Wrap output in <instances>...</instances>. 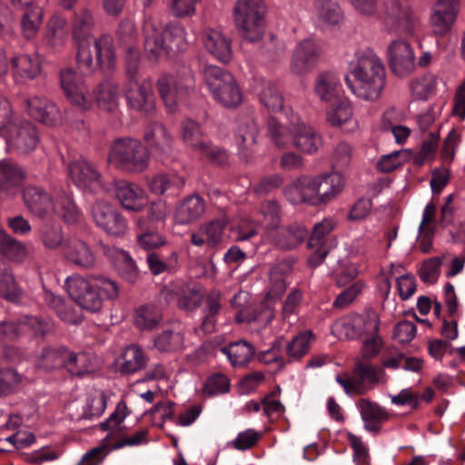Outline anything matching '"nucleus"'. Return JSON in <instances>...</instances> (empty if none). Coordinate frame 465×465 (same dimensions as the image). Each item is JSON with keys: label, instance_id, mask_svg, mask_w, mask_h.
I'll return each instance as SVG.
<instances>
[{"label": "nucleus", "instance_id": "47", "mask_svg": "<svg viewBox=\"0 0 465 465\" xmlns=\"http://www.w3.org/2000/svg\"><path fill=\"white\" fill-rule=\"evenodd\" d=\"M68 38V26L65 18L53 15L46 24L45 43L53 48L63 46Z\"/></svg>", "mask_w": 465, "mask_h": 465}, {"label": "nucleus", "instance_id": "55", "mask_svg": "<svg viewBox=\"0 0 465 465\" xmlns=\"http://www.w3.org/2000/svg\"><path fill=\"white\" fill-rule=\"evenodd\" d=\"M67 349L64 347H46L39 356L37 365L45 371L64 368Z\"/></svg>", "mask_w": 465, "mask_h": 465}, {"label": "nucleus", "instance_id": "26", "mask_svg": "<svg viewBox=\"0 0 465 465\" xmlns=\"http://www.w3.org/2000/svg\"><path fill=\"white\" fill-rule=\"evenodd\" d=\"M143 139L147 146L158 157L169 156L173 151V138L162 124H149L145 128Z\"/></svg>", "mask_w": 465, "mask_h": 465}, {"label": "nucleus", "instance_id": "23", "mask_svg": "<svg viewBox=\"0 0 465 465\" xmlns=\"http://www.w3.org/2000/svg\"><path fill=\"white\" fill-rule=\"evenodd\" d=\"M460 0H437L430 17L434 35H447L454 25L459 13Z\"/></svg>", "mask_w": 465, "mask_h": 465}, {"label": "nucleus", "instance_id": "57", "mask_svg": "<svg viewBox=\"0 0 465 465\" xmlns=\"http://www.w3.org/2000/svg\"><path fill=\"white\" fill-rule=\"evenodd\" d=\"M127 404L124 401L117 403L115 410L110 414L108 419L100 423V429L104 431H109L107 437H116L122 430L121 425L124 419L129 415Z\"/></svg>", "mask_w": 465, "mask_h": 465}, {"label": "nucleus", "instance_id": "42", "mask_svg": "<svg viewBox=\"0 0 465 465\" xmlns=\"http://www.w3.org/2000/svg\"><path fill=\"white\" fill-rule=\"evenodd\" d=\"M163 321L161 308L153 303L139 306L134 313V323L141 331H152Z\"/></svg>", "mask_w": 465, "mask_h": 465}, {"label": "nucleus", "instance_id": "39", "mask_svg": "<svg viewBox=\"0 0 465 465\" xmlns=\"http://www.w3.org/2000/svg\"><path fill=\"white\" fill-rule=\"evenodd\" d=\"M69 175L73 182L81 188H85L99 182L101 173L96 167L85 159H77L70 163Z\"/></svg>", "mask_w": 465, "mask_h": 465}, {"label": "nucleus", "instance_id": "33", "mask_svg": "<svg viewBox=\"0 0 465 465\" xmlns=\"http://www.w3.org/2000/svg\"><path fill=\"white\" fill-rule=\"evenodd\" d=\"M148 362V357L143 350L137 344L126 346L116 361L121 373L133 374L144 369Z\"/></svg>", "mask_w": 465, "mask_h": 465}, {"label": "nucleus", "instance_id": "31", "mask_svg": "<svg viewBox=\"0 0 465 465\" xmlns=\"http://www.w3.org/2000/svg\"><path fill=\"white\" fill-rule=\"evenodd\" d=\"M319 204L335 199L344 189L345 181L338 172L317 174Z\"/></svg>", "mask_w": 465, "mask_h": 465}, {"label": "nucleus", "instance_id": "22", "mask_svg": "<svg viewBox=\"0 0 465 465\" xmlns=\"http://www.w3.org/2000/svg\"><path fill=\"white\" fill-rule=\"evenodd\" d=\"M334 224L332 219L325 218L313 226L312 234L308 242L310 248H315L313 253L308 258V264L311 267L320 265L331 250V242L328 235L333 230Z\"/></svg>", "mask_w": 465, "mask_h": 465}, {"label": "nucleus", "instance_id": "46", "mask_svg": "<svg viewBox=\"0 0 465 465\" xmlns=\"http://www.w3.org/2000/svg\"><path fill=\"white\" fill-rule=\"evenodd\" d=\"M184 179L176 174L158 173L147 180L149 190L157 195L167 192L176 193L184 186Z\"/></svg>", "mask_w": 465, "mask_h": 465}, {"label": "nucleus", "instance_id": "41", "mask_svg": "<svg viewBox=\"0 0 465 465\" xmlns=\"http://www.w3.org/2000/svg\"><path fill=\"white\" fill-rule=\"evenodd\" d=\"M144 49L151 58H157L162 55H169L165 48V39L163 32L160 33L156 29L153 21L147 20L144 23Z\"/></svg>", "mask_w": 465, "mask_h": 465}, {"label": "nucleus", "instance_id": "34", "mask_svg": "<svg viewBox=\"0 0 465 465\" xmlns=\"http://www.w3.org/2000/svg\"><path fill=\"white\" fill-rule=\"evenodd\" d=\"M92 96L99 109L105 112H114L119 105L118 84L111 79L104 80L94 89Z\"/></svg>", "mask_w": 465, "mask_h": 465}, {"label": "nucleus", "instance_id": "32", "mask_svg": "<svg viewBox=\"0 0 465 465\" xmlns=\"http://www.w3.org/2000/svg\"><path fill=\"white\" fill-rule=\"evenodd\" d=\"M25 109L35 120L46 124H54L59 113L54 104L42 96L27 97L25 100Z\"/></svg>", "mask_w": 465, "mask_h": 465}, {"label": "nucleus", "instance_id": "36", "mask_svg": "<svg viewBox=\"0 0 465 465\" xmlns=\"http://www.w3.org/2000/svg\"><path fill=\"white\" fill-rule=\"evenodd\" d=\"M64 257L77 266L90 268L94 265L95 258L89 246L80 239L71 238L63 246Z\"/></svg>", "mask_w": 465, "mask_h": 465}, {"label": "nucleus", "instance_id": "27", "mask_svg": "<svg viewBox=\"0 0 465 465\" xmlns=\"http://www.w3.org/2000/svg\"><path fill=\"white\" fill-rule=\"evenodd\" d=\"M14 6L25 8L22 16V33L26 39H33L39 30L43 21V10L35 0H12Z\"/></svg>", "mask_w": 465, "mask_h": 465}, {"label": "nucleus", "instance_id": "7", "mask_svg": "<svg viewBox=\"0 0 465 465\" xmlns=\"http://www.w3.org/2000/svg\"><path fill=\"white\" fill-rule=\"evenodd\" d=\"M204 80L214 99L224 107L232 108L242 102V92L233 75L216 65H206Z\"/></svg>", "mask_w": 465, "mask_h": 465}, {"label": "nucleus", "instance_id": "21", "mask_svg": "<svg viewBox=\"0 0 465 465\" xmlns=\"http://www.w3.org/2000/svg\"><path fill=\"white\" fill-rule=\"evenodd\" d=\"M389 64L392 73L404 77L415 69V55L411 45L404 40L391 42L387 49Z\"/></svg>", "mask_w": 465, "mask_h": 465}, {"label": "nucleus", "instance_id": "5", "mask_svg": "<svg viewBox=\"0 0 465 465\" xmlns=\"http://www.w3.org/2000/svg\"><path fill=\"white\" fill-rule=\"evenodd\" d=\"M267 7L264 0H237L232 17L241 36L250 42L262 39Z\"/></svg>", "mask_w": 465, "mask_h": 465}, {"label": "nucleus", "instance_id": "4", "mask_svg": "<svg viewBox=\"0 0 465 465\" xmlns=\"http://www.w3.org/2000/svg\"><path fill=\"white\" fill-rule=\"evenodd\" d=\"M108 161L121 171L140 173L149 165L150 153L139 139L121 137L111 144Z\"/></svg>", "mask_w": 465, "mask_h": 465}, {"label": "nucleus", "instance_id": "3", "mask_svg": "<svg viewBox=\"0 0 465 465\" xmlns=\"http://www.w3.org/2000/svg\"><path fill=\"white\" fill-rule=\"evenodd\" d=\"M23 199L27 210L42 220L61 217L66 223H75L80 216L72 196L63 189L47 192L40 186L27 185Z\"/></svg>", "mask_w": 465, "mask_h": 465}, {"label": "nucleus", "instance_id": "29", "mask_svg": "<svg viewBox=\"0 0 465 465\" xmlns=\"http://www.w3.org/2000/svg\"><path fill=\"white\" fill-rule=\"evenodd\" d=\"M357 408L364 422V428L369 431L379 432L381 425L390 420V414L385 408L368 399H360Z\"/></svg>", "mask_w": 465, "mask_h": 465}, {"label": "nucleus", "instance_id": "53", "mask_svg": "<svg viewBox=\"0 0 465 465\" xmlns=\"http://www.w3.org/2000/svg\"><path fill=\"white\" fill-rule=\"evenodd\" d=\"M118 37L120 43L124 45L126 54V65H128L129 59L134 54L139 63V50L136 47L137 42V30L134 23L132 20H124L121 22L118 29Z\"/></svg>", "mask_w": 465, "mask_h": 465}, {"label": "nucleus", "instance_id": "12", "mask_svg": "<svg viewBox=\"0 0 465 465\" xmlns=\"http://www.w3.org/2000/svg\"><path fill=\"white\" fill-rule=\"evenodd\" d=\"M381 320L373 310L361 313H351L336 323L339 331L350 340H361L380 331Z\"/></svg>", "mask_w": 465, "mask_h": 465}, {"label": "nucleus", "instance_id": "56", "mask_svg": "<svg viewBox=\"0 0 465 465\" xmlns=\"http://www.w3.org/2000/svg\"><path fill=\"white\" fill-rule=\"evenodd\" d=\"M203 292L197 284L184 285L178 293L177 305L180 309L192 312L203 302Z\"/></svg>", "mask_w": 465, "mask_h": 465}, {"label": "nucleus", "instance_id": "44", "mask_svg": "<svg viewBox=\"0 0 465 465\" xmlns=\"http://www.w3.org/2000/svg\"><path fill=\"white\" fill-rule=\"evenodd\" d=\"M111 257L120 277L130 283L136 282L139 278V270L130 253L124 250L114 248L111 251Z\"/></svg>", "mask_w": 465, "mask_h": 465}, {"label": "nucleus", "instance_id": "51", "mask_svg": "<svg viewBox=\"0 0 465 465\" xmlns=\"http://www.w3.org/2000/svg\"><path fill=\"white\" fill-rule=\"evenodd\" d=\"M45 300L51 309H53L57 316L64 322L71 324H78L82 322V315L76 311L71 303L53 293H46Z\"/></svg>", "mask_w": 465, "mask_h": 465}, {"label": "nucleus", "instance_id": "30", "mask_svg": "<svg viewBox=\"0 0 465 465\" xmlns=\"http://www.w3.org/2000/svg\"><path fill=\"white\" fill-rule=\"evenodd\" d=\"M205 210L206 203L203 198L196 194L189 195L176 207L174 218L179 224H189L198 221Z\"/></svg>", "mask_w": 465, "mask_h": 465}, {"label": "nucleus", "instance_id": "63", "mask_svg": "<svg viewBox=\"0 0 465 465\" xmlns=\"http://www.w3.org/2000/svg\"><path fill=\"white\" fill-rule=\"evenodd\" d=\"M410 87L412 95L419 100H427L435 93L437 87V78L433 74H425L421 77L413 79Z\"/></svg>", "mask_w": 465, "mask_h": 465}, {"label": "nucleus", "instance_id": "61", "mask_svg": "<svg viewBox=\"0 0 465 465\" xmlns=\"http://www.w3.org/2000/svg\"><path fill=\"white\" fill-rule=\"evenodd\" d=\"M259 213L262 215L261 223L265 232L277 228L281 224V207L275 200L263 202L260 206Z\"/></svg>", "mask_w": 465, "mask_h": 465}, {"label": "nucleus", "instance_id": "52", "mask_svg": "<svg viewBox=\"0 0 465 465\" xmlns=\"http://www.w3.org/2000/svg\"><path fill=\"white\" fill-rule=\"evenodd\" d=\"M163 32L169 54L182 52L186 48V32L181 24L169 23Z\"/></svg>", "mask_w": 465, "mask_h": 465}, {"label": "nucleus", "instance_id": "58", "mask_svg": "<svg viewBox=\"0 0 465 465\" xmlns=\"http://www.w3.org/2000/svg\"><path fill=\"white\" fill-rule=\"evenodd\" d=\"M153 346L161 352H173L183 347V335L179 331H163L153 339Z\"/></svg>", "mask_w": 465, "mask_h": 465}, {"label": "nucleus", "instance_id": "9", "mask_svg": "<svg viewBox=\"0 0 465 465\" xmlns=\"http://www.w3.org/2000/svg\"><path fill=\"white\" fill-rule=\"evenodd\" d=\"M182 138L184 143L193 151L205 157L215 164H223L228 159L227 152L214 145L205 137L199 124L193 120H186L182 124Z\"/></svg>", "mask_w": 465, "mask_h": 465}, {"label": "nucleus", "instance_id": "64", "mask_svg": "<svg viewBox=\"0 0 465 465\" xmlns=\"http://www.w3.org/2000/svg\"><path fill=\"white\" fill-rule=\"evenodd\" d=\"M157 227L137 229L136 242L145 251L159 248L166 243L165 239L157 232Z\"/></svg>", "mask_w": 465, "mask_h": 465}, {"label": "nucleus", "instance_id": "50", "mask_svg": "<svg viewBox=\"0 0 465 465\" xmlns=\"http://www.w3.org/2000/svg\"><path fill=\"white\" fill-rule=\"evenodd\" d=\"M316 337L311 330L298 333L286 344V354L291 361H300L310 351Z\"/></svg>", "mask_w": 465, "mask_h": 465}, {"label": "nucleus", "instance_id": "28", "mask_svg": "<svg viewBox=\"0 0 465 465\" xmlns=\"http://www.w3.org/2000/svg\"><path fill=\"white\" fill-rule=\"evenodd\" d=\"M26 178L25 171L15 163L0 162V195L13 196Z\"/></svg>", "mask_w": 465, "mask_h": 465}, {"label": "nucleus", "instance_id": "15", "mask_svg": "<svg viewBox=\"0 0 465 465\" xmlns=\"http://www.w3.org/2000/svg\"><path fill=\"white\" fill-rule=\"evenodd\" d=\"M289 133L292 145L302 153L314 154L322 146V135L296 114L291 116Z\"/></svg>", "mask_w": 465, "mask_h": 465}, {"label": "nucleus", "instance_id": "8", "mask_svg": "<svg viewBox=\"0 0 465 465\" xmlns=\"http://www.w3.org/2000/svg\"><path fill=\"white\" fill-rule=\"evenodd\" d=\"M195 86L193 71L183 66L175 74H163L157 81V88L170 112L176 109L179 101L189 95Z\"/></svg>", "mask_w": 465, "mask_h": 465}, {"label": "nucleus", "instance_id": "43", "mask_svg": "<svg viewBox=\"0 0 465 465\" xmlns=\"http://www.w3.org/2000/svg\"><path fill=\"white\" fill-rule=\"evenodd\" d=\"M221 351L226 355L235 368L246 366L254 355L252 344L246 341L231 342L229 345L222 347Z\"/></svg>", "mask_w": 465, "mask_h": 465}, {"label": "nucleus", "instance_id": "59", "mask_svg": "<svg viewBox=\"0 0 465 465\" xmlns=\"http://www.w3.org/2000/svg\"><path fill=\"white\" fill-rule=\"evenodd\" d=\"M21 294L22 291L15 279L13 271L10 267L5 266L0 273V297L15 302Z\"/></svg>", "mask_w": 465, "mask_h": 465}, {"label": "nucleus", "instance_id": "16", "mask_svg": "<svg viewBox=\"0 0 465 465\" xmlns=\"http://www.w3.org/2000/svg\"><path fill=\"white\" fill-rule=\"evenodd\" d=\"M94 223L108 234L124 235L127 230V221L120 212L105 201H96L91 209Z\"/></svg>", "mask_w": 465, "mask_h": 465}, {"label": "nucleus", "instance_id": "40", "mask_svg": "<svg viewBox=\"0 0 465 465\" xmlns=\"http://www.w3.org/2000/svg\"><path fill=\"white\" fill-rule=\"evenodd\" d=\"M170 207L163 200L152 202L146 212V216H141L136 220V229H148L150 226L157 227L164 224L170 214Z\"/></svg>", "mask_w": 465, "mask_h": 465}, {"label": "nucleus", "instance_id": "18", "mask_svg": "<svg viewBox=\"0 0 465 465\" xmlns=\"http://www.w3.org/2000/svg\"><path fill=\"white\" fill-rule=\"evenodd\" d=\"M228 220L224 217L213 219L200 224L190 233V242L196 247L219 248L223 241Z\"/></svg>", "mask_w": 465, "mask_h": 465}, {"label": "nucleus", "instance_id": "62", "mask_svg": "<svg viewBox=\"0 0 465 465\" xmlns=\"http://www.w3.org/2000/svg\"><path fill=\"white\" fill-rule=\"evenodd\" d=\"M339 81L336 76L330 73L319 75L315 83V92L321 100L331 101L337 95Z\"/></svg>", "mask_w": 465, "mask_h": 465}, {"label": "nucleus", "instance_id": "11", "mask_svg": "<svg viewBox=\"0 0 465 465\" xmlns=\"http://www.w3.org/2000/svg\"><path fill=\"white\" fill-rule=\"evenodd\" d=\"M353 374L359 379L351 378L348 374L337 375L336 381L342 386L347 394H363L367 389L362 382L367 381L372 384L385 383L386 374L381 368H377L370 362L357 359L353 366Z\"/></svg>", "mask_w": 465, "mask_h": 465}, {"label": "nucleus", "instance_id": "20", "mask_svg": "<svg viewBox=\"0 0 465 465\" xmlns=\"http://www.w3.org/2000/svg\"><path fill=\"white\" fill-rule=\"evenodd\" d=\"M308 234V230L302 224H280L277 228L265 232V238L276 248L290 251L300 246L307 239Z\"/></svg>", "mask_w": 465, "mask_h": 465}, {"label": "nucleus", "instance_id": "2", "mask_svg": "<svg viewBox=\"0 0 465 465\" xmlns=\"http://www.w3.org/2000/svg\"><path fill=\"white\" fill-rule=\"evenodd\" d=\"M351 75L345 82L351 91L366 101L378 100L386 84V70L381 59L371 49L359 51L351 64Z\"/></svg>", "mask_w": 465, "mask_h": 465}, {"label": "nucleus", "instance_id": "60", "mask_svg": "<svg viewBox=\"0 0 465 465\" xmlns=\"http://www.w3.org/2000/svg\"><path fill=\"white\" fill-rule=\"evenodd\" d=\"M259 99L271 113L281 112L284 105V100L281 92L272 83H265L263 84Z\"/></svg>", "mask_w": 465, "mask_h": 465}, {"label": "nucleus", "instance_id": "38", "mask_svg": "<svg viewBox=\"0 0 465 465\" xmlns=\"http://www.w3.org/2000/svg\"><path fill=\"white\" fill-rule=\"evenodd\" d=\"M313 15L316 23L322 26H334L343 19L341 6L333 0H314Z\"/></svg>", "mask_w": 465, "mask_h": 465}, {"label": "nucleus", "instance_id": "45", "mask_svg": "<svg viewBox=\"0 0 465 465\" xmlns=\"http://www.w3.org/2000/svg\"><path fill=\"white\" fill-rule=\"evenodd\" d=\"M13 74L16 82L35 79L41 72L37 58L21 54L12 59Z\"/></svg>", "mask_w": 465, "mask_h": 465}, {"label": "nucleus", "instance_id": "19", "mask_svg": "<svg viewBox=\"0 0 465 465\" xmlns=\"http://www.w3.org/2000/svg\"><path fill=\"white\" fill-rule=\"evenodd\" d=\"M61 86L70 103L81 110H89L93 105V96L85 84L77 77L73 69H64L60 74Z\"/></svg>", "mask_w": 465, "mask_h": 465}, {"label": "nucleus", "instance_id": "35", "mask_svg": "<svg viewBox=\"0 0 465 465\" xmlns=\"http://www.w3.org/2000/svg\"><path fill=\"white\" fill-rule=\"evenodd\" d=\"M258 134V126L253 119L246 118L241 121L234 141L242 157L248 158L253 153Z\"/></svg>", "mask_w": 465, "mask_h": 465}, {"label": "nucleus", "instance_id": "10", "mask_svg": "<svg viewBox=\"0 0 465 465\" xmlns=\"http://www.w3.org/2000/svg\"><path fill=\"white\" fill-rule=\"evenodd\" d=\"M65 287L70 297L84 310L93 313L102 310L104 298L98 292L92 276H69L65 280Z\"/></svg>", "mask_w": 465, "mask_h": 465}, {"label": "nucleus", "instance_id": "48", "mask_svg": "<svg viewBox=\"0 0 465 465\" xmlns=\"http://www.w3.org/2000/svg\"><path fill=\"white\" fill-rule=\"evenodd\" d=\"M94 357L84 351L74 352L67 350L64 368L75 376H84L94 371Z\"/></svg>", "mask_w": 465, "mask_h": 465}, {"label": "nucleus", "instance_id": "37", "mask_svg": "<svg viewBox=\"0 0 465 465\" xmlns=\"http://www.w3.org/2000/svg\"><path fill=\"white\" fill-rule=\"evenodd\" d=\"M203 41L205 48L222 62H229L232 58L231 40L222 32L207 29L203 33Z\"/></svg>", "mask_w": 465, "mask_h": 465}, {"label": "nucleus", "instance_id": "25", "mask_svg": "<svg viewBox=\"0 0 465 465\" xmlns=\"http://www.w3.org/2000/svg\"><path fill=\"white\" fill-rule=\"evenodd\" d=\"M322 55L321 47L312 40L300 42L293 53L291 70L296 74H302L313 68Z\"/></svg>", "mask_w": 465, "mask_h": 465}, {"label": "nucleus", "instance_id": "1", "mask_svg": "<svg viewBox=\"0 0 465 465\" xmlns=\"http://www.w3.org/2000/svg\"><path fill=\"white\" fill-rule=\"evenodd\" d=\"M94 25V18L89 10L81 9L75 13L72 36L76 49V65L84 74H94L99 68L110 70L115 61L112 38L106 35L93 38L91 31Z\"/></svg>", "mask_w": 465, "mask_h": 465}, {"label": "nucleus", "instance_id": "54", "mask_svg": "<svg viewBox=\"0 0 465 465\" xmlns=\"http://www.w3.org/2000/svg\"><path fill=\"white\" fill-rule=\"evenodd\" d=\"M352 108L347 102H341L327 113V121L330 124L343 127L345 131H352L356 124L352 118Z\"/></svg>", "mask_w": 465, "mask_h": 465}, {"label": "nucleus", "instance_id": "13", "mask_svg": "<svg viewBox=\"0 0 465 465\" xmlns=\"http://www.w3.org/2000/svg\"><path fill=\"white\" fill-rule=\"evenodd\" d=\"M290 264L281 262L270 270V288L266 294L262 309L256 315L255 320L262 325L269 324L275 316V309L272 303L281 298L286 290L285 275L290 272Z\"/></svg>", "mask_w": 465, "mask_h": 465}, {"label": "nucleus", "instance_id": "49", "mask_svg": "<svg viewBox=\"0 0 465 465\" xmlns=\"http://www.w3.org/2000/svg\"><path fill=\"white\" fill-rule=\"evenodd\" d=\"M0 254L13 262H22L27 256V249L23 242L1 230Z\"/></svg>", "mask_w": 465, "mask_h": 465}, {"label": "nucleus", "instance_id": "6", "mask_svg": "<svg viewBox=\"0 0 465 465\" xmlns=\"http://www.w3.org/2000/svg\"><path fill=\"white\" fill-rule=\"evenodd\" d=\"M139 63L135 54L129 59L126 65L128 81L124 87L127 104L132 109L150 115L155 111V98L152 83L146 79H137Z\"/></svg>", "mask_w": 465, "mask_h": 465}, {"label": "nucleus", "instance_id": "24", "mask_svg": "<svg viewBox=\"0 0 465 465\" xmlns=\"http://www.w3.org/2000/svg\"><path fill=\"white\" fill-rule=\"evenodd\" d=\"M114 194L125 210L141 212L146 205V193L135 183L124 180L116 181L114 183Z\"/></svg>", "mask_w": 465, "mask_h": 465}, {"label": "nucleus", "instance_id": "17", "mask_svg": "<svg viewBox=\"0 0 465 465\" xmlns=\"http://www.w3.org/2000/svg\"><path fill=\"white\" fill-rule=\"evenodd\" d=\"M282 193L293 204L320 205L317 175H302L295 178L283 188Z\"/></svg>", "mask_w": 465, "mask_h": 465}, {"label": "nucleus", "instance_id": "14", "mask_svg": "<svg viewBox=\"0 0 465 465\" xmlns=\"http://www.w3.org/2000/svg\"><path fill=\"white\" fill-rule=\"evenodd\" d=\"M11 150L19 153L33 152L39 142L38 132L35 126L29 121L15 119L2 133Z\"/></svg>", "mask_w": 465, "mask_h": 465}]
</instances>
